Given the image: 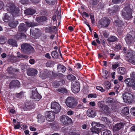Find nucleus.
<instances>
[{"mask_svg": "<svg viewBox=\"0 0 135 135\" xmlns=\"http://www.w3.org/2000/svg\"><path fill=\"white\" fill-rule=\"evenodd\" d=\"M96 89L102 92H103L105 91V90L102 87L100 86H97L96 87Z\"/></svg>", "mask_w": 135, "mask_h": 135, "instance_id": "obj_42", "label": "nucleus"}, {"mask_svg": "<svg viewBox=\"0 0 135 135\" xmlns=\"http://www.w3.org/2000/svg\"><path fill=\"white\" fill-rule=\"evenodd\" d=\"M51 55L54 58L57 59L58 58V54L57 52L55 51H53L51 53Z\"/></svg>", "mask_w": 135, "mask_h": 135, "instance_id": "obj_33", "label": "nucleus"}, {"mask_svg": "<svg viewBox=\"0 0 135 135\" xmlns=\"http://www.w3.org/2000/svg\"><path fill=\"white\" fill-rule=\"evenodd\" d=\"M30 129L32 131H35L36 130V129L33 126H30Z\"/></svg>", "mask_w": 135, "mask_h": 135, "instance_id": "obj_59", "label": "nucleus"}, {"mask_svg": "<svg viewBox=\"0 0 135 135\" xmlns=\"http://www.w3.org/2000/svg\"><path fill=\"white\" fill-rule=\"evenodd\" d=\"M118 73L121 74H124L127 73L126 69L124 68L120 67L117 69Z\"/></svg>", "mask_w": 135, "mask_h": 135, "instance_id": "obj_22", "label": "nucleus"}, {"mask_svg": "<svg viewBox=\"0 0 135 135\" xmlns=\"http://www.w3.org/2000/svg\"><path fill=\"white\" fill-rule=\"evenodd\" d=\"M74 112L71 110H70L68 111L67 113V114L69 115H71L74 114Z\"/></svg>", "mask_w": 135, "mask_h": 135, "instance_id": "obj_55", "label": "nucleus"}, {"mask_svg": "<svg viewBox=\"0 0 135 135\" xmlns=\"http://www.w3.org/2000/svg\"><path fill=\"white\" fill-rule=\"evenodd\" d=\"M37 119H38V121L40 123L43 122L44 120V116L40 114L38 115Z\"/></svg>", "mask_w": 135, "mask_h": 135, "instance_id": "obj_28", "label": "nucleus"}, {"mask_svg": "<svg viewBox=\"0 0 135 135\" xmlns=\"http://www.w3.org/2000/svg\"><path fill=\"white\" fill-rule=\"evenodd\" d=\"M127 60H128V61L129 62L132 63V64H135V59L133 58V59L132 58H129V59H128V58H127Z\"/></svg>", "mask_w": 135, "mask_h": 135, "instance_id": "obj_38", "label": "nucleus"}, {"mask_svg": "<svg viewBox=\"0 0 135 135\" xmlns=\"http://www.w3.org/2000/svg\"><path fill=\"white\" fill-rule=\"evenodd\" d=\"M135 55V52L132 50H129L126 55L127 58H132Z\"/></svg>", "mask_w": 135, "mask_h": 135, "instance_id": "obj_20", "label": "nucleus"}, {"mask_svg": "<svg viewBox=\"0 0 135 135\" xmlns=\"http://www.w3.org/2000/svg\"><path fill=\"white\" fill-rule=\"evenodd\" d=\"M100 34L102 33L104 36L105 38H108L109 35V32L105 30H104L103 31H100Z\"/></svg>", "mask_w": 135, "mask_h": 135, "instance_id": "obj_31", "label": "nucleus"}, {"mask_svg": "<svg viewBox=\"0 0 135 135\" xmlns=\"http://www.w3.org/2000/svg\"><path fill=\"white\" fill-rule=\"evenodd\" d=\"M132 113L135 116V108H132L131 109Z\"/></svg>", "mask_w": 135, "mask_h": 135, "instance_id": "obj_53", "label": "nucleus"}, {"mask_svg": "<svg viewBox=\"0 0 135 135\" xmlns=\"http://www.w3.org/2000/svg\"><path fill=\"white\" fill-rule=\"evenodd\" d=\"M24 94V92H20V93H18L17 95V97L18 98H21L23 96Z\"/></svg>", "mask_w": 135, "mask_h": 135, "instance_id": "obj_48", "label": "nucleus"}, {"mask_svg": "<svg viewBox=\"0 0 135 135\" xmlns=\"http://www.w3.org/2000/svg\"><path fill=\"white\" fill-rule=\"evenodd\" d=\"M27 29L26 25L24 23H21L18 27L19 31L20 32H25Z\"/></svg>", "mask_w": 135, "mask_h": 135, "instance_id": "obj_15", "label": "nucleus"}, {"mask_svg": "<svg viewBox=\"0 0 135 135\" xmlns=\"http://www.w3.org/2000/svg\"><path fill=\"white\" fill-rule=\"evenodd\" d=\"M4 8H6L7 11L11 12L12 15L14 17L18 16L20 13V10L16 8L14 4L10 2H8L7 6L4 7Z\"/></svg>", "mask_w": 135, "mask_h": 135, "instance_id": "obj_1", "label": "nucleus"}, {"mask_svg": "<svg viewBox=\"0 0 135 135\" xmlns=\"http://www.w3.org/2000/svg\"><path fill=\"white\" fill-rule=\"evenodd\" d=\"M65 102L67 106L70 108H74L77 105V103L74 97H68Z\"/></svg>", "mask_w": 135, "mask_h": 135, "instance_id": "obj_3", "label": "nucleus"}, {"mask_svg": "<svg viewBox=\"0 0 135 135\" xmlns=\"http://www.w3.org/2000/svg\"><path fill=\"white\" fill-rule=\"evenodd\" d=\"M111 109L113 112H116L118 111V108L114 105H112L111 107Z\"/></svg>", "mask_w": 135, "mask_h": 135, "instance_id": "obj_47", "label": "nucleus"}, {"mask_svg": "<svg viewBox=\"0 0 135 135\" xmlns=\"http://www.w3.org/2000/svg\"><path fill=\"white\" fill-rule=\"evenodd\" d=\"M60 85L59 82L57 81L54 82L52 84V86L55 87H57L59 86Z\"/></svg>", "mask_w": 135, "mask_h": 135, "instance_id": "obj_40", "label": "nucleus"}, {"mask_svg": "<svg viewBox=\"0 0 135 135\" xmlns=\"http://www.w3.org/2000/svg\"><path fill=\"white\" fill-rule=\"evenodd\" d=\"M30 98L36 101L39 100L41 98V96L37 91L36 88H33V89L32 94Z\"/></svg>", "mask_w": 135, "mask_h": 135, "instance_id": "obj_8", "label": "nucleus"}, {"mask_svg": "<svg viewBox=\"0 0 135 135\" xmlns=\"http://www.w3.org/2000/svg\"><path fill=\"white\" fill-rule=\"evenodd\" d=\"M89 104L92 106H94L95 105V103L94 102H91L89 103Z\"/></svg>", "mask_w": 135, "mask_h": 135, "instance_id": "obj_64", "label": "nucleus"}, {"mask_svg": "<svg viewBox=\"0 0 135 135\" xmlns=\"http://www.w3.org/2000/svg\"><path fill=\"white\" fill-rule=\"evenodd\" d=\"M110 84L109 81H107L105 82L104 83V87L106 89H109L110 87Z\"/></svg>", "mask_w": 135, "mask_h": 135, "instance_id": "obj_32", "label": "nucleus"}, {"mask_svg": "<svg viewBox=\"0 0 135 135\" xmlns=\"http://www.w3.org/2000/svg\"><path fill=\"white\" fill-rule=\"evenodd\" d=\"M57 69L59 72H64L66 70V68L61 65H59L57 66Z\"/></svg>", "mask_w": 135, "mask_h": 135, "instance_id": "obj_23", "label": "nucleus"}, {"mask_svg": "<svg viewBox=\"0 0 135 135\" xmlns=\"http://www.w3.org/2000/svg\"><path fill=\"white\" fill-rule=\"evenodd\" d=\"M36 11L34 10L31 9H28L26 10L25 13L28 15H32L35 13Z\"/></svg>", "mask_w": 135, "mask_h": 135, "instance_id": "obj_25", "label": "nucleus"}, {"mask_svg": "<svg viewBox=\"0 0 135 135\" xmlns=\"http://www.w3.org/2000/svg\"><path fill=\"white\" fill-rule=\"evenodd\" d=\"M25 22L26 23L27 26L28 27H31L37 25L34 23L28 21H25Z\"/></svg>", "mask_w": 135, "mask_h": 135, "instance_id": "obj_26", "label": "nucleus"}, {"mask_svg": "<svg viewBox=\"0 0 135 135\" xmlns=\"http://www.w3.org/2000/svg\"><path fill=\"white\" fill-rule=\"evenodd\" d=\"M8 43L13 46L17 47V41L16 40L14 39H9L8 40Z\"/></svg>", "mask_w": 135, "mask_h": 135, "instance_id": "obj_21", "label": "nucleus"}, {"mask_svg": "<svg viewBox=\"0 0 135 135\" xmlns=\"http://www.w3.org/2000/svg\"><path fill=\"white\" fill-rule=\"evenodd\" d=\"M51 28L50 27H47L46 28V31L47 32H49L51 31Z\"/></svg>", "mask_w": 135, "mask_h": 135, "instance_id": "obj_57", "label": "nucleus"}, {"mask_svg": "<svg viewBox=\"0 0 135 135\" xmlns=\"http://www.w3.org/2000/svg\"><path fill=\"white\" fill-rule=\"evenodd\" d=\"M87 127V125L86 124H84L82 125L81 126V128L83 129H85Z\"/></svg>", "mask_w": 135, "mask_h": 135, "instance_id": "obj_60", "label": "nucleus"}, {"mask_svg": "<svg viewBox=\"0 0 135 135\" xmlns=\"http://www.w3.org/2000/svg\"><path fill=\"white\" fill-rule=\"evenodd\" d=\"M18 23L17 21H10L9 23V26L12 28H15Z\"/></svg>", "mask_w": 135, "mask_h": 135, "instance_id": "obj_24", "label": "nucleus"}, {"mask_svg": "<svg viewBox=\"0 0 135 135\" xmlns=\"http://www.w3.org/2000/svg\"><path fill=\"white\" fill-rule=\"evenodd\" d=\"M132 85L131 87L133 89L135 90V81L134 80Z\"/></svg>", "mask_w": 135, "mask_h": 135, "instance_id": "obj_63", "label": "nucleus"}, {"mask_svg": "<svg viewBox=\"0 0 135 135\" xmlns=\"http://www.w3.org/2000/svg\"><path fill=\"white\" fill-rule=\"evenodd\" d=\"M42 73L40 75L41 77L43 79H46L47 78L46 75L45 74H42Z\"/></svg>", "mask_w": 135, "mask_h": 135, "instance_id": "obj_51", "label": "nucleus"}, {"mask_svg": "<svg viewBox=\"0 0 135 135\" xmlns=\"http://www.w3.org/2000/svg\"><path fill=\"white\" fill-rule=\"evenodd\" d=\"M132 9L130 8L129 7L124 8L122 12L123 18L126 19H129L132 16Z\"/></svg>", "mask_w": 135, "mask_h": 135, "instance_id": "obj_4", "label": "nucleus"}, {"mask_svg": "<svg viewBox=\"0 0 135 135\" xmlns=\"http://www.w3.org/2000/svg\"><path fill=\"white\" fill-rule=\"evenodd\" d=\"M39 30L38 29H37L36 28L34 29L33 28H31L30 31L31 35L32 36V37L36 38L37 37H35V35L38 34L37 32H39Z\"/></svg>", "mask_w": 135, "mask_h": 135, "instance_id": "obj_18", "label": "nucleus"}, {"mask_svg": "<svg viewBox=\"0 0 135 135\" xmlns=\"http://www.w3.org/2000/svg\"><path fill=\"white\" fill-rule=\"evenodd\" d=\"M130 76L131 79L135 80V72L133 71L131 73Z\"/></svg>", "mask_w": 135, "mask_h": 135, "instance_id": "obj_45", "label": "nucleus"}, {"mask_svg": "<svg viewBox=\"0 0 135 135\" xmlns=\"http://www.w3.org/2000/svg\"><path fill=\"white\" fill-rule=\"evenodd\" d=\"M21 84L19 81L17 80L12 81L10 84V86L11 88L13 87H19Z\"/></svg>", "mask_w": 135, "mask_h": 135, "instance_id": "obj_14", "label": "nucleus"}, {"mask_svg": "<svg viewBox=\"0 0 135 135\" xmlns=\"http://www.w3.org/2000/svg\"><path fill=\"white\" fill-rule=\"evenodd\" d=\"M71 89L74 93H78L80 90V85L79 83L75 82L72 84L71 85Z\"/></svg>", "mask_w": 135, "mask_h": 135, "instance_id": "obj_11", "label": "nucleus"}, {"mask_svg": "<svg viewBox=\"0 0 135 135\" xmlns=\"http://www.w3.org/2000/svg\"><path fill=\"white\" fill-rule=\"evenodd\" d=\"M119 85H116L114 87V90L115 91L116 93H118V90L119 89Z\"/></svg>", "mask_w": 135, "mask_h": 135, "instance_id": "obj_50", "label": "nucleus"}, {"mask_svg": "<svg viewBox=\"0 0 135 135\" xmlns=\"http://www.w3.org/2000/svg\"><path fill=\"white\" fill-rule=\"evenodd\" d=\"M123 97L124 102L129 103L132 102L133 96L132 94L126 92L123 94Z\"/></svg>", "mask_w": 135, "mask_h": 135, "instance_id": "obj_6", "label": "nucleus"}, {"mask_svg": "<svg viewBox=\"0 0 135 135\" xmlns=\"http://www.w3.org/2000/svg\"><path fill=\"white\" fill-rule=\"evenodd\" d=\"M52 65V62L51 61L47 62L46 63V66L47 67H51Z\"/></svg>", "mask_w": 135, "mask_h": 135, "instance_id": "obj_46", "label": "nucleus"}, {"mask_svg": "<svg viewBox=\"0 0 135 135\" xmlns=\"http://www.w3.org/2000/svg\"><path fill=\"white\" fill-rule=\"evenodd\" d=\"M29 62L31 64H33L35 63V60L33 59H31L29 60Z\"/></svg>", "mask_w": 135, "mask_h": 135, "instance_id": "obj_62", "label": "nucleus"}, {"mask_svg": "<svg viewBox=\"0 0 135 135\" xmlns=\"http://www.w3.org/2000/svg\"><path fill=\"white\" fill-rule=\"evenodd\" d=\"M9 13H8L4 15L3 18V20L4 22H7L8 21V20L10 18V17L9 16Z\"/></svg>", "mask_w": 135, "mask_h": 135, "instance_id": "obj_30", "label": "nucleus"}, {"mask_svg": "<svg viewBox=\"0 0 135 135\" xmlns=\"http://www.w3.org/2000/svg\"><path fill=\"white\" fill-rule=\"evenodd\" d=\"M98 106L101 112L103 113L110 115L112 118H113V117L111 115V112L110 111L109 108L107 106L104 104L102 101H100L98 103Z\"/></svg>", "mask_w": 135, "mask_h": 135, "instance_id": "obj_2", "label": "nucleus"}, {"mask_svg": "<svg viewBox=\"0 0 135 135\" xmlns=\"http://www.w3.org/2000/svg\"><path fill=\"white\" fill-rule=\"evenodd\" d=\"M45 116L47 120L50 122L54 121L55 119V114L54 112L51 111L46 112L45 113Z\"/></svg>", "mask_w": 135, "mask_h": 135, "instance_id": "obj_10", "label": "nucleus"}, {"mask_svg": "<svg viewBox=\"0 0 135 135\" xmlns=\"http://www.w3.org/2000/svg\"><path fill=\"white\" fill-rule=\"evenodd\" d=\"M101 124L99 123H97L95 122H93L91 123L92 127L91 129V131L94 133L97 134H98L100 132V129L96 127L100 126Z\"/></svg>", "mask_w": 135, "mask_h": 135, "instance_id": "obj_9", "label": "nucleus"}, {"mask_svg": "<svg viewBox=\"0 0 135 135\" xmlns=\"http://www.w3.org/2000/svg\"><path fill=\"white\" fill-rule=\"evenodd\" d=\"M97 97V95L95 94H89L88 96L89 98H95Z\"/></svg>", "mask_w": 135, "mask_h": 135, "instance_id": "obj_49", "label": "nucleus"}, {"mask_svg": "<svg viewBox=\"0 0 135 135\" xmlns=\"http://www.w3.org/2000/svg\"><path fill=\"white\" fill-rule=\"evenodd\" d=\"M101 119L106 123H110V121L109 119H108L107 118L105 117H104L102 118Z\"/></svg>", "mask_w": 135, "mask_h": 135, "instance_id": "obj_44", "label": "nucleus"}, {"mask_svg": "<svg viewBox=\"0 0 135 135\" xmlns=\"http://www.w3.org/2000/svg\"><path fill=\"white\" fill-rule=\"evenodd\" d=\"M108 72L107 71H105V75H103V77L105 79H107V77H108V74H107V73H108Z\"/></svg>", "mask_w": 135, "mask_h": 135, "instance_id": "obj_52", "label": "nucleus"}, {"mask_svg": "<svg viewBox=\"0 0 135 135\" xmlns=\"http://www.w3.org/2000/svg\"><path fill=\"white\" fill-rule=\"evenodd\" d=\"M133 38L132 36L129 34H128L126 37L125 40L127 43L129 45L132 42Z\"/></svg>", "mask_w": 135, "mask_h": 135, "instance_id": "obj_17", "label": "nucleus"}, {"mask_svg": "<svg viewBox=\"0 0 135 135\" xmlns=\"http://www.w3.org/2000/svg\"><path fill=\"white\" fill-rule=\"evenodd\" d=\"M58 91L63 94H66L67 92V90L64 88L59 89Z\"/></svg>", "mask_w": 135, "mask_h": 135, "instance_id": "obj_35", "label": "nucleus"}, {"mask_svg": "<svg viewBox=\"0 0 135 135\" xmlns=\"http://www.w3.org/2000/svg\"><path fill=\"white\" fill-rule=\"evenodd\" d=\"M67 78L69 80H73L75 79L76 77L73 75H69L67 76Z\"/></svg>", "mask_w": 135, "mask_h": 135, "instance_id": "obj_37", "label": "nucleus"}, {"mask_svg": "<svg viewBox=\"0 0 135 135\" xmlns=\"http://www.w3.org/2000/svg\"><path fill=\"white\" fill-rule=\"evenodd\" d=\"M104 22L105 24L104 25L105 26L107 27L110 23V21L108 19H106L104 21Z\"/></svg>", "mask_w": 135, "mask_h": 135, "instance_id": "obj_41", "label": "nucleus"}, {"mask_svg": "<svg viewBox=\"0 0 135 135\" xmlns=\"http://www.w3.org/2000/svg\"><path fill=\"white\" fill-rule=\"evenodd\" d=\"M66 124H68L71 123L72 122L71 119L69 118L68 116H66Z\"/></svg>", "mask_w": 135, "mask_h": 135, "instance_id": "obj_43", "label": "nucleus"}, {"mask_svg": "<svg viewBox=\"0 0 135 135\" xmlns=\"http://www.w3.org/2000/svg\"><path fill=\"white\" fill-rule=\"evenodd\" d=\"M20 37L21 38H25L26 37V35L23 33H21L20 34Z\"/></svg>", "mask_w": 135, "mask_h": 135, "instance_id": "obj_61", "label": "nucleus"}, {"mask_svg": "<svg viewBox=\"0 0 135 135\" xmlns=\"http://www.w3.org/2000/svg\"><path fill=\"white\" fill-rule=\"evenodd\" d=\"M101 135H111L110 131L108 130H104L103 133H101Z\"/></svg>", "mask_w": 135, "mask_h": 135, "instance_id": "obj_34", "label": "nucleus"}, {"mask_svg": "<svg viewBox=\"0 0 135 135\" xmlns=\"http://www.w3.org/2000/svg\"><path fill=\"white\" fill-rule=\"evenodd\" d=\"M8 72L9 74H12L14 73L15 72L17 71L18 70L15 68H13L12 67H9L8 69Z\"/></svg>", "mask_w": 135, "mask_h": 135, "instance_id": "obj_29", "label": "nucleus"}, {"mask_svg": "<svg viewBox=\"0 0 135 135\" xmlns=\"http://www.w3.org/2000/svg\"><path fill=\"white\" fill-rule=\"evenodd\" d=\"M134 80L130 78H127L125 80L124 82L126 85L128 86L131 87Z\"/></svg>", "mask_w": 135, "mask_h": 135, "instance_id": "obj_19", "label": "nucleus"}, {"mask_svg": "<svg viewBox=\"0 0 135 135\" xmlns=\"http://www.w3.org/2000/svg\"><path fill=\"white\" fill-rule=\"evenodd\" d=\"M87 115L90 117H94L96 115V112L91 109H89L87 112Z\"/></svg>", "mask_w": 135, "mask_h": 135, "instance_id": "obj_16", "label": "nucleus"}, {"mask_svg": "<svg viewBox=\"0 0 135 135\" xmlns=\"http://www.w3.org/2000/svg\"><path fill=\"white\" fill-rule=\"evenodd\" d=\"M118 66V64H114L112 65V68L113 69H116Z\"/></svg>", "mask_w": 135, "mask_h": 135, "instance_id": "obj_54", "label": "nucleus"}, {"mask_svg": "<svg viewBox=\"0 0 135 135\" xmlns=\"http://www.w3.org/2000/svg\"><path fill=\"white\" fill-rule=\"evenodd\" d=\"M124 126L123 123H119L114 125L113 127V131L114 132L118 131L122 128Z\"/></svg>", "mask_w": 135, "mask_h": 135, "instance_id": "obj_13", "label": "nucleus"}, {"mask_svg": "<svg viewBox=\"0 0 135 135\" xmlns=\"http://www.w3.org/2000/svg\"><path fill=\"white\" fill-rule=\"evenodd\" d=\"M114 19L115 20V23H117L119 20V18L117 16H116L114 17Z\"/></svg>", "mask_w": 135, "mask_h": 135, "instance_id": "obj_56", "label": "nucleus"}, {"mask_svg": "<svg viewBox=\"0 0 135 135\" xmlns=\"http://www.w3.org/2000/svg\"><path fill=\"white\" fill-rule=\"evenodd\" d=\"M122 113L124 114L127 115L129 113L128 108L126 107L124 108L122 110Z\"/></svg>", "mask_w": 135, "mask_h": 135, "instance_id": "obj_36", "label": "nucleus"}, {"mask_svg": "<svg viewBox=\"0 0 135 135\" xmlns=\"http://www.w3.org/2000/svg\"><path fill=\"white\" fill-rule=\"evenodd\" d=\"M118 40L117 37L114 36H110L108 39V41L110 42H114Z\"/></svg>", "mask_w": 135, "mask_h": 135, "instance_id": "obj_27", "label": "nucleus"}, {"mask_svg": "<svg viewBox=\"0 0 135 135\" xmlns=\"http://www.w3.org/2000/svg\"><path fill=\"white\" fill-rule=\"evenodd\" d=\"M22 51L25 52H33L35 50L33 47L30 44L26 43L23 44L21 46Z\"/></svg>", "mask_w": 135, "mask_h": 135, "instance_id": "obj_5", "label": "nucleus"}, {"mask_svg": "<svg viewBox=\"0 0 135 135\" xmlns=\"http://www.w3.org/2000/svg\"><path fill=\"white\" fill-rule=\"evenodd\" d=\"M122 47L121 45L120 44H118L116 45L115 46L116 49H120Z\"/></svg>", "mask_w": 135, "mask_h": 135, "instance_id": "obj_58", "label": "nucleus"}, {"mask_svg": "<svg viewBox=\"0 0 135 135\" xmlns=\"http://www.w3.org/2000/svg\"><path fill=\"white\" fill-rule=\"evenodd\" d=\"M60 120L61 122L64 123V124H66V123L65 122V120L66 119V116H62L60 117Z\"/></svg>", "mask_w": 135, "mask_h": 135, "instance_id": "obj_39", "label": "nucleus"}, {"mask_svg": "<svg viewBox=\"0 0 135 135\" xmlns=\"http://www.w3.org/2000/svg\"><path fill=\"white\" fill-rule=\"evenodd\" d=\"M51 108L53 110V112L55 113L59 112L61 109L60 104L56 102H52L51 104Z\"/></svg>", "mask_w": 135, "mask_h": 135, "instance_id": "obj_7", "label": "nucleus"}, {"mask_svg": "<svg viewBox=\"0 0 135 135\" xmlns=\"http://www.w3.org/2000/svg\"><path fill=\"white\" fill-rule=\"evenodd\" d=\"M37 71L36 69L31 68L28 69L27 72V74L29 76H33L37 74Z\"/></svg>", "mask_w": 135, "mask_h": 135, "instance_id": "obj_12", "label": "nucleus"}]
</instances>
